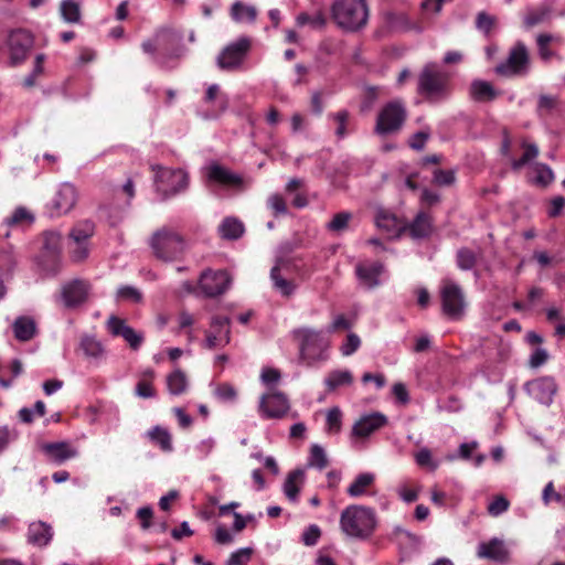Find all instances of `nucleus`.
I'll use <instances>...</instances> for the list:
<instances>
[{
	"label": "nucleus",
	"instance_id": "obj_1",
	"mask_svg": "<svg viewBox=\"0 0 565 565\" xmlns=\"http://www.w3.org/2000/svg\"><path fill=\"white\" fill-rule=\"evenodd\" d=\"M417 93L429 103L446 99L451 93L450 75L436 63L426 64L417 77Z\"/></svg>",
	"mask_w": 565,
	"mask_h": 565
},
{
	"label": "nucleus",
	"instance_id": "obj_2",
	"mask_svg": "<svg viewBox=\"0 0 565 565\" xmlns=\"http://www.w3.org/2000/svg\"><path fill=\"white\" fill-rule=\"evenodd\" d=\"M377 524L375 511L364 505H349L340 516L341 530L351 537L365 540L370 537Z\"/></svg>",
	"mask_w": 565,
	"mask_h": 565
},
{
	"label": "nucleus",
	"instance_id": "obj_3",
	"mask_svg": "<svg viewBox=\"0 0 565 565\" xmlns=\"http://www.w3.org/2000/svg\"><path fill=\"white\" fill-rule=\"evenodd\" d=\"M294 339L299 344V360L307 366L327 360L328 339L321 331L300 328L294 331Z\"/></svg>",
	"mask_w": 565,
	"mask_h": 565
},
{
	"label": "nucleus",
	"instance_id": "obj_4",
	"mask_svg": "<svg viewBox=\"0 0 565 565\" xmlns=\"http://www.w3.org/2000/svg\"><path fill=\"white\" fill-rule=\"evenodd\" d=\"M331 14L339 28L354 32L366 24L369 10L365 0H338L331 7Z\"/></svg>",
	"mask_w": 565,
	"mask_h": 565
},
{
	"label": "nucleus",
	"instance_id": "obj_5",
	"mask_svg": "<svg viewBox=\"0 0 565 565\" xmlns=\"http://www.w3.org/2000/svg\"><path fill=\"white\" fill-rule=\"evenodd\" d=\"M150 246L158 259L172 262L183 254L185 241L179 232L162 227L152 234Z\"/></svg>",
	"mask_w": 565,
	"mask_h": 565
},
{
	"label": "nucleus",
	"instance_id": "obj_6",
	"mask_svg": "<svg viewBox=\"0 0 565 565\" xmlns=\"http://www.w3.org/2000/svg\"><path fill=\"white\" fill-rule=\"evenodd\" d=\"M407 118V110L402 100H392L379 111L375 132L380 136L395 134L402 129Z\"/></svg>",
	"mask_w": 565,
	"mask_h": 565
},
{
	"label": "nucleus",
	"instance_id": "obj_7",
	"mask_svg": "<svg viewBox=\"0 0 565 565\" xmlns=\"http://www.w3.org/2000/svg\"><path fill=\"white\" fill-rule=\"evenodd\" d=\"M441 312L449 319H460L466 309L462 288L451 279H444L439 289Z\"/></svg>",
	"mask_w": 565,
	"mask_h": 565
},
{
	"label": "nucleus",
	"instance_id": "obj_8",
	"mask_svg": "<svg viewBox=\"0 0 565 565\" xmlns=\"http://www.w3.org/2000/svg\"><path fill=\"white\" fill-rule=\"evenodd\" d=\"M252 47V40L242 36L237 41L227 44L217 55L216 65L220 70L233 72L239 70Z\"/></svg>",
	"mask_w": 565,
	"mask_h": 565
},
{
	"label": "nucleus",
	"instance_id": "obj_9",
	"mask_svg": "<svg viewBox=\"0 0 565 565\" xmlns=\"http://www.w3.org/2000/svg\"><path fill=\"white\" fill-rule=\"evenodd\" d=\"M9 49V63L11 66L22 64L34 46L33 34L25 29H15L9 32L7 38Z\"/></svg>",
	"mask_w": 565,
	"mask_h": 565
},
{
	"label": "nucleus",
	"instance_id": "obj_10",
	"mask_svg": "<svg viewBox=\"0 0 565 565\" xmlns=\"http://www.w3.org/2000/svg\"><path fill=\"white\" fill-rule=\"evenodd\" d=\"M157 190L163 198H169L184 191L189 185L188 173L181 169H163L159 167L156 174Z\"/></svg>",
	"mask_w": 565,
	"mask_h": 565
},
{
	"label": "nucleus",
	"instance_id": "obj_11",
	"mask_svg": "<svg viewBox=\"0 0 565 565\" xmlns=\"http://www.w3.org/2000/svg\"><path fill=\"white\" fill-rule=\"evenodd\" d=\"M529 52L524 43L518 42L509 52L508 58L495 66L494 71L503 77L525 74L529 68Z\"/></svg>",
	"mask_w": 565,
	"mask_h": 565
},
{
	"label": "nucleus",
	"instance_id": "obj_12",
	"mask_svg": "<svg viewBox=\"0 0 565 565\" xmlns=\"http://www.w3.org/2000/svg\"><path fill=\"white\" fill-rule=\"evenodd\" d=\"M231 281L232 278L227 271L206 269L201 274L199 285L206 297L213 298L223 295L228 289Z\"/></svg>",
	"mask_w": 565,
	"mask_h": 565
},
{
	"label": "nucleus",
	"instance_id": "obj_13",
	"mask_svg": "<svg viewBox=\"0 0 565 565\" xmlns=\"http://www.w3.org/2000/svg\"><path fill=\"white\" fill-rule=\"evenodd\" d=\"M231 341V320L227 317L215 316L212 318L211 328L206 331L204 347L213 350L225 347Z\"/></svg>",
	"mask_w": 565,
	"mask_h": 565
},
{
	"label": "nucleus",
	"instance_id": "obj_14",
	"mask_svg": "<svg viewBox=\"0 0 565 565\" xmlns=\"http://www.w3.org/2000/svg\"><path fill=\"white\" fill-rule=\"evenodd\" d=\"M289 408L290 404L287 396L279 391L264 394L259 402V411L266 418H282L287 415Z\"/></svg>",
	"mask_w": 565,
	"mask_h": 565
},
{
	"label": "nucleus",
	"instance_id": "obj_15",
	"mask_svg": "<svg viewBox=\"0 0 565 565\" xmlns=\"http://www.w3.org/2000/svg\"><path fill=\"white\" fill-rule=\"evenodd\" d=\"M77 199V190L72 183L61 184L49 205L51 216H60L70 212L75 206Z\"/></svg>",
	"mask_w": 565,
	"mask_h": 565
},
{
	"label": "nucleus",
	"instance_id": "obj_16",
	"mask_svg": "<svg viewBox=\"0 0 565 565\" xmlns=\"http://www.w3.org/2000/svg\"><path fill=\"white\" fill-rule=\"evenodd\" d=\"M291 263L288 259L280 258L270 270V278L275 289L284 297H290L297 285L290 277Z\"/></svg>",
	"mask_w": 565,
	"mask_h": 565
},
{
	"label": "nucleus",
	"instance_id": "obj_17",
	"mask_svg": "<svg viewBox=\"0 0 565 565\" xmlns=\"http://www.w3.org/2000/svg\"><path fill=\"white\" fill-rule=\"evenodd\" d=\"M107 329L114 337H121L132 350H138L143 341L142 333L137 332L126 320L110 316L107 320Z\"/></svg>",
	"mask_w": 565,
	"mask_h": 565
},
{
	"label": "nucleus",
	"instance_id": "obj_18",
	"mask_svg": "<svg viewBox=\"0 0 565 565\" xmlns=\"http://www.w3.org/2000/svg\"><path fill=\"white\" fill-rule=\"evenodd\" d=\"M90 285L83 279H74L62 287L61 297L66 308H75L88 298Z\"/></svg>",
	"mask_w": 565,
	"mask_h": 565
},
{
	"label": "nucleus",
	"instance_id": "obj_19",
	"mask_svg": "<svg viewBox=\"0 0 565 565\" xmlns=\"http://www.w3.org/2000/svg\"><path fill=\"white\" fill-rule=\"evenodd\" d=\"M477 555L480 558H486L497 563H508L510 561V552L504 542L500 539L493 537L488 542H482L478 546Z\"/></svg>",
	"mask_w": 565,
	"mask_h": 565
},
{
	"label": "nucleus",
	"instance_id": "obj_20",
	"mask_svg": "<svg viewBox=\"0 0 565 565\" xmlns=\"http://www.w3.org/2000/svg\"><path fill=\"white\" fill-rule=\"evenodd\" d=\"M384 271V264L381 262L359 263L355 266L356 277L362 286L372 289L380 285V276Z\"/></svg>",
	"mask_w": 565,
	"mask_h": 565
},
{
	"label": "nucleus",
	"instance_id": "obj_21",
	"mask_svg": "<svg viewBox=\"0 0 565 565\" xmlns=\"http://www.w3.org/2000/svg\"><path fill=\"white\" fill-rule=\"evenodd\" d=\"M386 423V417L381 413L363 416L354 424L352 435L356 437H367L385 426Z\"/></svg>",
	"mask_w": 565,
	"mask_h": 565
},
{
	"label": "nucleus",
	"instance_id": "obj_22",
	"mask_svg": "<svg viewBox=\"0 0 565 565\" xmlns=\"http://www.w3.org/2000/svg\"><path fill=\"white\" fill-rule=\"evenodd\" d=\"M531 394L543 404H550L557 392V385L553 377L544 376L527 384Z\"/></svg>",
	"mask_w": 565,
	"mask_h": 565
},
{
	"label": "nucleus",
	"instance_id": "obj_23",
	"mask_svg": "<svg viewBox=\"0 0 565 565\" xmlns=\"http://www.w3.org/2000/svg\"><path fill=\"white\" fill-rule=\"evenodd\" d=\"M41 449L55 463H63L77 455V450L66 441L44 444Z\"/></svg>",
	"mask_w": 565,
	"mask_h": 565
},
{
	"label": "nucleus",
	"instance_id": "obj_24",
	"mask_svg": "<svg viewBox=\"0 0 565 565\" xmlns=\"http://www.w3.org/2000/svg\"><path fill=\"white\" fill-rule=\"evenodd\" d=\"M375 224L379 228L394 236H401L406 232V222L398 220L396 215L383 209L377 211Z\"/></svg>",
	"mask_w": 565,
	"mask_h": 565
},
{
	"label": "nucleus",
	"instance_id": "obj_25",
	"mask_svg": "<svg viewBox=\"0 0 565 565\" xmlns=\"http://www.w3.org/2000/svg\"><path fill=\"white\" fill-rule=\"evenodd\" d=\"M433 231V220L429 214L426 212H418L413 222L406 223V232L413 238H425L431 234Z\"/></svg>",
	"mask_w": 565,
	"mask_h": 565
},
{
	"label": "nucleus",
	"instance_id": "obj_26",
	"mask_svg": "<svg viewBox=\"0 0 565 565\" xmlns=\"http://www.w3.org/2000/svg\"><path fill=\"white\" fill-rule=\"evenodd\" d=\"M52 527L42 522H32L28 529V542L39 547L45 546L52 540Z\"/></svg>",
	"mask_w": 565,
	"mask_h": 565
},
{
	"label": "nucleus",
	"instance_id": "obj_27",
	"mask_svg": "<svg viewBox=\"0 0 565 565\" xmlns=\"http://www.w3.org/2000/svg\"><path fill=\"white\" fill-rule=\"evenodd\" d=\"M207 178L210 181L222 185L237 186L243 180L239 175L232 173L230 170L220 164H211L207 169Z\"/></svg>",
	"mask_w": 565,
	"mask_h": 565
},
{
	"label": "nucleus",
	"instance_id": "obj_28",
	"mask_svg": "<svg viewBox=\"0 0 565 565\" xmlns=\"http://www.w3.org/2000/svg\"><path fill=\"white\" fill-rule=\"evenodd\" d=\"M12 329L14 338L21 342L30 341L36 334V323L34 319L26 316L18 317L12 324Z\"/></svg>",
	"mask_w": 565,
	"mask_h": 565
},
{
	"label": "nucleus",
	"instance_id": "obj_29",
	"mask_svg": "<svg viewBox=\"0 0 565 565\" xmlns=\"http://www.w3.org/2000/svg\"><path fill=\"white\" fill-rule=\"evenodd\" d=\"M245 233V226L241 220L234 216L225 217L218 226V234L225 241H236Z\"/></svg>",
	"mask_w": 565,
	"mask_h": 565
},
{
	"label": "nucleus",
	"instance_id": "obj_30",
	"mask_svg": "<svg viewBox=\"0 0 565 565\" xmlns=\"http://www.w3.org/2000/svg\"><path fill=\"white\" fill-rule=\"evenodd\" d=\"M305 481V472L301 469L292 470L288 473L284 482V492L286 497L295 502L300 492V484Z\"/></svg>",
	"mask_w": 565,
	"mask_h": 565
},
{
	"label": "nucleus",
	"instance_id": "obj_31",
	"mask_svg": "<svg viewBox=\"0 0 565 565\" xmlns=\"http://www.w3.org/2000/svg\"><path fill=\"white\" fill-rule=\"evenodd\" d=\"M375 482V475L371 472L360 473L350 484L347 492L350 497L356 498L367 493L370 487Z\"/></svg>",
	"mask_w": 565,
	"mask_h": 565
},
{
	"label": "nucleus",
	"instance_id": "obj_32",
	"mask_svg": "<svg viewBox=\"0 0 565 565\" xmlns=\"http://www.w3.org/2000/svg\"><path fill=\"white\" fill-rule=\"evenodd\" d=\"M385 22L388 29L395 32H405L416 28L404 12H386Z\"/></svg>",
	"mask_w": 565,
	"mask_h": 565
},
{
	"label": "nucleus",
	"instance_id": "obj_33",
	"mask_svg": "<svg viewBox=\"0 0 565 565\" xmlns=\"http://www.w3.org/2000/svg\"><path fill=\"white\" fill-rule=\"evenodd\" d=\"M471 97L477 102H490L495 99L497 93L489 82L476 79L470 86Z\"/></svg>",
	"mask_w": 565,
	"mask_h": 565
},
{
	"label": "nucleus",
	"instance_id": "obj_34",
	"mask_svg": "<svg viewBox=\"0 0 565 565\" xmlns=\"http://www.w3.org/2000/svg\"><path fill=\"white\" fill-rule=\"evenodd\" d=\"M79 348L87 358L96 360L102 359L106 352L103 343L96 337L88 334L82 337Z\"/></svg>",
	"mask_w": 565,
	"mask_h": 565
},
{
	"label": "nucleus",
	"instance_id": "obj_35",
	"mask_svg": "<svg viewBox=\"0 0 565 565\" xmlns=\"http://www.w3.org/2000/svg\"><path fill=\"white\" fill-rule=\"evenodd\" d=\"M147 435L151 443L157 445L162 451L169 452L173 449L172 437L168 429L161 426H154Z\"/></svg>",
	"mask_w": 565,
	"mask_h": 565
},
{
	"label": "nucleus",
	"instance_id": "obj_36",
	"mask_svg": "<svg viewBox=\"0 0 565 565\" xmlns=\"http://www.w3.org/2000/svg\"><path fill=\"white\" fill-rule=\"evenodd\" d=\"M296 24L299 28L308 24L315 30H323L327 25V17L321 10L316 11L312 15L307 12H300L296 17Z\"/></svg>",
	"mask_w": 565,
	"mask_h": 565
},
{
	"label": "nucleus",
	"instance_id": "obj_37",
	"mask_svg": "<svg viewBox=\"0 0 565 565\" xmlns=\"http://www.w3.org/2000/svg\"><path fill=\"white\" fill-rule=\"evenodd\" d=\"M167 386L172 395H180L186 391L188 377L180 369L174 370L167 376Z\"/></svg>",
	"mask_w": 565,
	"mask_h": 565
},
{
	"label": "nucleus",
	"instance_id": "obj_38",
	"mask_svg": "<svg viewBox=\"0 0 565 565\" xmlns=\"http://www.w3.org/2000/svg\"><path fill=\"white\" fill-rule=\"evenodd\" d=\"M480 256L481 253H476L468 247H461L457 250L456 255L457 266L461 270H471L476 267Z\"/></svg>",
	"mask_w": 565,
	"mask_h": 565
},
{
	"label": "nucleus",
	"instance_id": "obj_39",
	"mask_svg": "<svg viewBox=\"0 0 565 565\" xmlns=\"http://www.w3.org/2000/svg\"><path fill=\"white\" fill-rule=\"evenodd\" d=\"M231 15L237 22H254L257 17V10L255 7L245 6L242 2L237 1L233 3L231 8Z\"/></svg>",
	"mask_w": 565,
	"mask_h": 565
},
{
	"label": "nucleus",
	"instance_id": "obj_40",
	"mask_svg": "<svg viewBox=\"0 0 565 565\" xmlns=\"http://www.w3.org/2000/svg\"><path fill=\"white\" fill-rule=\"evenodd\" d=\"M154 371L149 369L142 374V379L136 385V394L142 398H151L156 396V390L152 386Z\"/></svg>",
	"mask_w": 565,
	"mask_h": 565
},
{
	"label": "nucleus",
	"instance_id": "obj_41",
	"mask_svg": "<svg viewBox=\"0 0 565 565\" xmlns=\"http://www.w3.org/2000/svg\"><path fill=\"white\" fill-rule=\"evenodd\" d=\"M94 234V224L90 221L78 223L70 232V238L73 243H88V239Z\"/></svg>",
	"mask_w": 565,
	"mask_h": 565
},
{
	"label": "nucleus",
	"instance_id": "obj_42",
	"mask_svg": "<svg viewBox=\"0 0 565 565\" xmlns=\"http://www.w3.org/2000/svg\"><path fill=\"white\" fill-rule=\"evenodd\" d=\"M61 15L67 23L81 21V8L75 0H63L60 6Z\"/></svg>",
	"mask_w": 565,
	"mask_h": 565
},
{
	"label": "nucleus",
	"instance_id": "obj_43",
	"mask_svg": "<svg viewBox=\"0 0 565 565\" xmlns=\"http://www.w3.org/2000/svg\"><path fill=\"white\" fill-rule=\"evenodd\" d=\"M521 146L524 149L522 157L520 159H511V168L514 171L520 170L523 166L527 164L539 156V148L535 143L523 141Z\"/></svg>",
	"mask_w": 565,
	"mask_h": 565
},
{
	"label": "nucleus",
	"instance_id": "obj_44",
	"mask_svg": "<svg viewBox=\"0 0 565 565\" xmlns=\"http://www.w3.org/2000/svg\"><path fill=\"white\" fill-rule=\"evenodd\" d=\"M553 41L561 42V38L548 33H541L536 36L539 54L543 61H550L554 56V52L548 47Z\"/></svg>",
	"mask_w": 565,
	"mask_h": 565
},
{
	"label": "nucleus",
	"instance_id": "obj_45",
	"mask_svg": "<svg viewBox=\"0 0 565 565\" xmlns=\"http://www.w3.org/2000/svg\"><path fill=\"white\" fill-rule=\"evenodd\" d=\"M551 15V8L547 6H543L533 10H529L524 17V24L526 28H532L537 25L546 20H548Z\"/></svg>",
	"mask_w": 565,
	"mask_h": 565
},
{
	"label": "nucleus",
	"instance_id": "obj_46",
	"mask_svg": "<svg viewBox=\"0 0 565 565\" xmlns=\"http://www.w3.org/2000/svg\"><path fill=\"white\" fill-rule=\"evenodd\" d=\"M352 381L353 377L349 371H334L330 373L326 380V384L330 390H334L338 386L351 384Z\"/></svg>",
	"mask_w": 565,
	"mask_h": 565
},
{
	"label": "nucleus",
	"instance_id": "obj_47",
	"mask_svg": "<svg viewBox=\"0 0 565 565\" xmlns=\"http://www.w3.org/2000/svg\"><path fill=\"white\" fill-rule=\"evenodd\" d=\"M456 182V171L452 169H435L433 171V183L439 186L452 185Z\"/></svg>",
	"mask_w": 565,
	"mask_h": 565
},
{
	"label": "nucleus",
	"instance_id": "obj_48",
	"mask_svg": "<svg viewBox=\"0 0 565 565\" xmlns=\"http://www.w3.org/2000/svg\"><path fill=\"white\" fill-rule=\"evenodd\" d=\"M352 218V214L350 212H340L337 213L333 218L328 223L327 228L330 232H342L348 228L349 222Z\"/></svg>",
	"mask_w": 565,
	"mask_h": 565
},
{
	"label": "nucleus",
	"instance_id": "obj_49",
	"mask_svg": "<svg viewBox=\"0 0 565 565\" xmlns=\"http://www.w3.org/2000/svg\"><path fill=\"white\" fill-rule=\"evenodd\" d=\"M342 413L338 407L328 411L327 430L329 434H338L341 430Z\"/></svg>",
	"mask_w": 565,
	"mask_h": 565
},
{
	"label": "nucleus",
	"instance_id": "obj_50",
	"mask_svg": "<svg viewBox=\"0 0 565 565\" xmlns=\"http://www.w3.org/2000/svg\"><path fill=\"white\" fill-rule=\"evenodd\" d=\"M535 170L537 175L535 178V183L542 186H547L554 181V172L553 170L545 163H537L535 166Z\"/></svg>",
	"mask_w": 565,
	"mask_h": 565
},
{
	"label": "nucleus",
	"instance_id": "obj_51",
	"mask_svg": "<svg viewBox=\"0 0 565 565\" xmlns=\"http://www.w3.org/2000/svg\"><path fill=\"white\" fill-rule=\"evenodd\" d=\"M329 461L324 449L319 445H312L310 449V465L322 470L328 466Z\"/></svg>",
	"mask_w": 565,
	"mask_h": 565
},
{
	"label": "nucleus",
	"instance_id": "obj_52",
	"mask_svg": "<svg viewBox=\"0 0 565 565\" xmlns=\"http://www.w3.org/2000/svg\"><path fill=\"white\" fill-rule=\"evenodd\" d=\"M117 297L120 300L131 301L139 303L142 300V294L132 286H122L117 291Z\"/></svg>",
	"mask_w": 565,
	"mask_h": 565
},
{
	"label": "nucleus",
	"instance_id": "obj_53",
	"mask_svg": "<svg viewBox=\"0 0 565 565\" xmlns=\"http://www.w3.org/2000/svg\"><path fill=\"white\" fill-rule=\"evenodd\" d=\"M61 245V235L56 232L50 231L43 234V248L51 254L58 252Z\"/></svg>",
	"mask_w": 565,
	"mask_h": 565
},
{
	"label": "nucleus",
	"instance_id": "obj_54",
	"mask_svg": "<svg viewBox=\"0 0 565 565\" xmlns=\"http://www.w3.org/2000/svg\"><path fill=\"white\" fill-rule=\"evenodd\" d=\"M510 507L509 500L503 495H497L488 505V513L492 516H498L505 512Z\"/></svg>",
	"mask_w": 565,
	"mask_h": 565
},
{
	"label": "nucleus",
	"instance_id": "obj_55",
	"mask_svg": "<svg viewBox=\"0 0 565 565\" xmlns=\"http://www.w3.org/2000/svg\"><path fill=\"white\" fill-rule=\"evenodd\" d=\"M252 553L253 550L250 547L241 548L231 555L227 565H247Z\"/></svg>",
	"mask_w": 565,
	"mask_h": 565
},
{
	"label": "nucleus",
	"instance_id": "obj_56",
	"mask_svg": "<svg viewBox=\"0 0 565 565\" xmlns=\"http://www.w3.org/2000/svg\"><path fill=\"white\" fill-rule=\"evenodd\" d=\"M415 460L420 467H427L430 470L437 469V463L433 460L431 452L428 448L420 449L415 455Z\"/></svg>",
	"mask_w": 565,
	"mask_h": 565
},
{
	"label": "nucleus",
	"instance_id": "obj_57",
	"mask_svg": "<svg viewBox=\"0 0 565 565\" xmlns=\"http://www.w3.org/2000/svg\"><path fill=\"white\" fill-rule=\"evenodd\" d=\"M32 215L28 212L26 209L24 207H18L14 210V212L12 213V215L8 218H6L4 223L8 225V226H13V225H17V224H20L21 222L25 221V220H32Z\"/></svg>",
	"mask_w": 565,
	"mask_h": 565
},
{
	"label": "nucleus",
	"instance_id": "obj_58",
	"mask_svg": "<svg viewBox=\"0 0 565 565\" xmlns=\"http://www.w3.org/2000/svg\"><path fill=\"white\" fill-rule=\"evenodd\" d=\"M548 360V353L545 349L537 348L531 354L529 365L533 369L540 367L545 364Z\"/></svg>",
	"mask_w": 565,
	"mask_h": 565
},
{
	"label": "nucleus",
	"instance_id": "obj_59",
	"mask_svg": "<svg viewBox=\"0 0 565 565\" xmlns=\"http://www.w3.org/2000/svg\"><path fill=\"white\" fill-rule=\"evenodd\" d=\"M88 253V243H74V247L71 250V257L74 262L79 263L87 258Z\"/></svg>",
	"mask_w": 565,
	"mask_h": 565
},
{
	"label": "nucleus",
	"instance_id": "obj_60",
	"mask_svg": "<svg viewBox=\"0 0 565 565\" xmlns=\"http://www.w3.org/2000/svg\"><path fill=\"white\" fill-rule=\"evenodd\" d=\"M321 532L317 525H310L302 534V542L305 545L312 546L318 542Z\"/></svg>",
	"mask_w": 565,
	"mask_h": 565
},
{
	"label": "nucleus",
	"instance_id": "obj_61",
	"mask_svg": "<svg viewBox=\"0 0 565 565\" xmlns=\"http://www.w3.org/2000/svg\"><path fill=\"white\" fill-rule=\"evenodd\" d=\"M280 371L274 367H265L262 371L260 379L266 385L276 384L280 381Z\"/></svg>",
	"mask_w": 565,
	"mask_h": 565
},
{
	"label": "nucleus",
	"instance_id": "obj_62",
	"mask_svg": "<svg viewBox=\"0 0 565 565\" xmlns=\"http://www.w3.org/2000/svg\"><path fill=\"white\" fill-rule=\"evenodd\" d=\"M360 347V339L356 334L350 333L347 337V342L343 343L341 352L343 355H351Z\"/></svg>",
	"mask_w": 565,
	"mask_h": 565
},
{
	"label": "nucleus",
	"instance_id": "obj_63",
	"mask_svg": "<svg viewBox=\"0 0 565 565\" xmlns=\"http://www.w3.org/2000/svg\"><path fill=\"white\" fill-rule=\"evenodd\" d=\"M494 22L495 20L493 17L489 15L486 12H479L477 15L476 24L478 29L483 30L484 32L488 33L493 28Z\"/></svg>",
	"mask_w": 565,
	"mask_h": 565
},
{
	"label": "nucleus",
	"instance_id": "obj_64",
	"mask_svg": "<svg viewBox=\"0 0 565 565\" xmlns=\"http://www.w3.org/2000/svg\"><path fill=\"white\" fill-rule=\"evenodd\" d=\"M429 139V134L418 131L414 134L409 140V147L414 150L420 151L424 149L426 141Z\"/></svg>",
	"mask_w": 565,
	"mask_h": 565
}]
</instances>
